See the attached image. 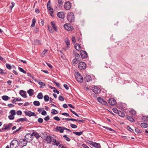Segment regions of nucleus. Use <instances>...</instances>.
<instances>
[{
  "mask_svg": "<svg viewBox=\"0 0 148 148\" xmlns=\"http://www.w3.org/2000/svg\"><path fill=\"white\" fill-rule=\"evenodd\" d=\"M67 18L69 21L70 23L73 22L75 20V16L74 14L72 12H70L67 14Z\"/></svg>",
  "mask_w": 148,
  "mask_h": 148,
  "instance_id": "nucleus-1",
  "label": "nucleus"
},
{
  "mask_svg": "<svg viewBox=\"0 0 148 148\" xmlns=\"http://www.w3.org/2000/svg\"><path fill=\"white\" fill-rule=\"evenodd\" d=\"M75 76L77 81L81 83L83 81V77L79 72L75 73Z\"/></svg>",
  "mask_w": 148,
  "mask_h": 148,
  "instance_id": "nucleus-2",
  "label": "nucleus"
},
{
  "mask_svg": "<svg viewBox=\"0 0 148 148\" xmlns=\"http://www.w3.org/2000/svg\"><path fill=\"white\" fill-rule=\"evenodd\" d=\"M18 145V141L16 140L13 139L10 143V148H16Z\"/></svg>",
  "mask_w": 148,
  "mask_h": 148,
  "instance_id": "nucleus-3",
  "label": "nucleus"
},
{
  "mask_svg": "<svg viewBox=\"0 0 148 148\" xmlns=\"http://www.w3.org/2000/svg\"><path fill=\"white\" fill-rule=\"evenodd\" d=\"M33 138L32 135L29 133L27 134L25 136V139L27 142H31L33 140Z\"/></svg>",
  "mask_w": 148,
  "mask_h": 148,
  "instance_id": "nucleus-4",
  "label": "nucleus"
},
{
  "mask_svg": "<svg viewBox=\"0 0 148 148\" xmlns=\"http://www.w3.org/2000/svg\"><path fill=\"white\" fill-rule=\"evenodd\" d=\"M86 65L84 62H81L78 64V67L81 70H84L86 69Z\"/></svg>",
  "mask_w": 148,
  "mask_h": 148,
  "instance_id": "nucleus-5",
  "label": "nucleus"
},
{
  "mask_svg": "<svg viewBox=\"0 0 148 148\" xmlns=\"http://www.w3.org/2000/svg\"><path fill=\"white\" fill-rule=\"evenodd\" d=\"M27 143L26 141L23 139H21L18 141V145H19L20 146L22 147L26 146L27 144Z\"/></svg>",
  "mask_w": 148,
  "mask_h": 148,
  "instance_id": "nucleus-6",
  "label": "nucleus"
},
{
  "mask_svg": "<svg viewBox=\"0 0 148 148\" xmlns=\"http://www.w3.org/2000/svg\"><path fill=\"white\" fill-rule=\"evenodd\" d=\"M71 4L69 1H66L64 4V7L66 10H69L71 8Z\"/></svg>",
  "mask_w": 148,
  "mask_h": 148,
  "instance_id": "nucleus-7",
  "label": "nucleus"
},
{
  "mask_svg": "<svg viewBox=\"0 0 148 148\" xmlns=\"http://www.w3.org/2000/svg\"><path fill=\"white\" fill-rule=\"evenodd\" d=\"M64 29L68 31H71L73 28L72 26H71L70 24H65L64 25Z\"/></svg>",
  "mask_w": 148,
  "mask_h": 148,
  "instance_id": "nucleus-8",
  "label": "nucleus"
},
{
  "mask_svg": "<svg viewBox=\"0 0 148 148\" xmlns=\"http://www.w3.org/2000/svg\"><path fill=\"white\" fill-rule=\"evenodd\" d=\"M97 100L99 103L104 105L106 106L108 104L107 101L101 97H98L97 98Z\"/></svg>",
  "mask_w": 148,
  "mask_h": 148,
  "instance_id": "nucleus-9",
  "label": "nucleus"
},
{
  "mask_svg": "<svg viewBox=\"0 0 148 148\" xmlns=\"http://www.w3.org/2000/svg\"><path fill=\"white\" fill-rule=\"evenodd\" d=\"M65 127H58L57 126L55 128V131L56 132L59 131L60 133H62L64 132V130H65Z\"/></svg>",
  "mask_w": 148,
  "mask_h": 148,
  "instance_id": "nucleus-10",
  "label": "nucleus"
},
{
  "mask_svg": "<svg viewBox=\"0 0 148 148\" xmlns=\"http://www.w3.org/2000/svg\"><path fill=\"white\" fill-rule=\"evenodd\" d=\"M109 104L111 106H113L116 104V100L114 98H110L108 101Z\"/></svg>",
  "mask_w": 148,
  "mask_h": 148,
  "instance_id": "nucleus-11",
  "label": "nucleus"
},
{
  "mask_svg": "<svg viewBox=\"0 0 148 148\" xmlns=\"http://www.w3.org/2000/svg\"><path fill=\"white\" fill-rule=\"evenodd\" d=\"M80 55L82 59L86 58L87 56L88 55L86 52L84 51L81 50L80 52Z\"/></svg>",
  "mask_w": 148,
  "mask_h": 148,
  "instance_id": "nucleus-12",
  "label": "nucleus"
},
{
  "mask_svg": "<svg viewBox=\"0 0 148 148\" xmlns=\"http://www.w3.org/2000/svg\"><path fill=\"white\" fill-rule=\"evenodd\" d=\"M92 90L96 94H98L101 91L100 89L96 86L92 87Z\"/></svg>",
  "mask_w": 148,
  "mask_h": 148,
  "instance_id": "nucleus-13",
  "label": "nucleus"
},
{
  "mask_svg": "<svg viewBox=\"0 0 148 148\" xmlns=\"http://www.w3.org/2000/svg\"><path fill=\"white\" fill-rule=\"evenodd\" d=\"M53 138V137L48 135L47 136L45 139V140L46 141L47 143H51L52 140H54Z\"/></svg>",
  "mask_w": 148,
  "mask_h": 148,
  "instance_id": "nucleus-14",
  "label": "nucleus"
},
{
  "mask_svg": "<svg viewBox=\"0 0 148 148\" xmlns=\"http://www.w3.org/2000/svg\"><path fill=\"white\" fill-rule=\"evenodd\" d=\"M57 16L60 18L64 19L65 17V14L63 12H60L57 14Z\"/></svg>",
  "mask_w": 148,
  "mask_h": 148,
  "instance_id": "nucleus-15",
  "label": "nucleus"
},
{
  "mask_svg": "<svg viewBox=\"0 0 148 148\" xmlns=\"http://www.w3.org/2000/svg\"><path fill=\"white\" fill-rule=\"evenodd\" d=\"M24 112L26 115L29 116H36V114L34 112H32L31 111H25Z\"/></svg>",
  "mask_w": 148,
  "mask_h": 148,
  "instance_id": "nucleus-16",
  "label": "nucleus"
},
{
  "mask_svg": "<svg viewBox=\"0 0 148 148\" xmlns=\"http://www.w3.org/2000/svg\"><path fill=\"white\" fill-rule=\"evenodd\" d=\"M19 94L22 97L24 98H25L27 97V96L26 95L27 93L25 91L21 90H20L19 92Z\"/></svg>",
  "mask_w": 148,
  "mask_h": 148,
  "instance_id": "nucleus-17",
  "label": "nucleus"
},
{
  "mask_svg": "<svg viewBox=\"0 0 148 148\" xmlns=\"http://www.w3.org/2000/svg\"><path fill=\"white\" fill-rule=\"evenodd\" d=\"M84 80L85 81L88 82L92 80V78L90 75H86L84 77Z\"/></svg>",
  "mask_w": 148,
  "mask_h": 148,
  "instance_id": "nucleus-18",
  "label": "nucleus"
},
{
  "mask_svg": "<svg viewBox=\"0 0 148 148\" xmlns=\"http://www.w3.org/2000/svg\"><path fill=\"white\" fill-rule=\"evenodd\" d=\"M92 146L96 148H101L100 144L99 143H97L96 142H93V143L92 144Z\"/></svg>",
  "mask_w": 148,
  "mask_h": 148,
  "instance_id": "nucleus-19",
  "label": "nucleus"
},
{
  "mask_svg": "<svg viewBox=\"0 0 148 148\" xmlns=\"http://www.w3.org/2000/svg\"><path fill=\"white\" fill-rule=\"evenodd\" d=\"M12 126V123H9L8 124H4L3 127L5 130H8L10 129Z\"/></svg>",
  "mask_w": 148,
  "mask_h": 148,
  "instance_id": "nucleus-20",
  "label": "nucleus"
},
{
  "mask_svg": "<svg viewBox=\"0 0 148 148\" xmlns=\"http://www.w3.org/2000/svg\"><path fill=\"white\" fill-rule=\"evenodd\" d=\"M52 27L53 28L54 30L56 32L58 30V29L56 26V23L54 21L51 22V23Z\"/></svg>",
  "mask_w": 148,
  "mask_h": 148,
  "instance_id": "nucleus-21",
  "label": "nucleus"
},
{
  "mask_svg": "<svg viewBox=\"0 0 148 148\" xmlns=\"http://www.w3.org/2000/svg\"><path fill=\"white\" fill-rule=\"evenodd\" d=\"M32 134V136H34L37 139H38L40 137V135L36 132H33Z\"/></svg>",
  "mask_w": 148,
  "mask_h": 148,
  "instance_id": "nucleus-22",
  "label": "nucleus"
},
{
  "mask_svg": "<svg viewBox=\"0 0 148 148\" xmlns=\"http://www.w3.org/2000/svg\"><path fill=\"white\" fill-rule=\"evenodd\" d=\"M34 90L32 89H29L27 91V92L30 96H31L34 94Z\"/></svg>",
  "mask_w": 148,
  "mask_h": 148,
  "instance_id": "nucleus-23",
  "label": "nucleus"
},
{
  "mask_svg": "<svg viewBox=\"0 0 148 148\" xmlns=\"http://www.w3.org/2000/svg\"><path fill=\"white\" fill-rule=\"evenodd\" d=\"M80 60V58H75L73 60L72 62L73 64H76Z\"/></svg>",
  "mask_w": 148,
  "mask_h": 148,
  "instance_id": "nucleus-24",
  "label": "nucleus"
},
{
  "mask_svg": "<svg viewBox=\"0 0 148 148\" xmlns=\"http://www.w3.org/2000/svg\"><path fill=\"white\" fill-rule=\"evenodd\" d=\"M21 100L22 99L21 98H14V99H13V100H12L11 102L13 103H15V104H16V103H15V102L18 101H21Z\"/></svg>",
  "mask_w": 148,
  "mask_h": 148,
  "instance_id": "nucleus-25",
  "label": "nucleus"
},
{
  "mask_svg": "<svg viewBox=\"0 0 148 148\" xmlns=\"http://www.w3.org/2000/svg\"><path fill=\"white\" fill-rule=\"evenodd\" d=\"M126 118L127 120H129V121H132L133 122H134L135 121L134 119L132 117L130 116L127 115Z\"/></svg>",
  "mask_w": 148,
  "mask_h": 148,
  "instance_id": "nucleus-26",
  "label": "nucleus"
},
{
  "mask_svg": "<svg viewBox=\"0 0 148 148\" xmlns=\"http://www.w3.org/2000/svg\"><path fill=\"white\" fill-rule=\"evenodd\" d=\"M118 114L119 116L122 117H124L125 115V114L124 112L119 110L118 112Z\"/></svg>",
  "mask_w": 148,
  "mask_h": 148,
  "instance_id": "nucleus-27",
  "label": "nucleus"
},
{
  "mask_svg": "<svg viewBox=\"0 0 148 148\" xmlns=\"http://www.w3.org/2000/svg\"><path fill=\"white\" fill-rule=\"evenodd\" d=\"M2 98L3 100L6 101L10 99V98L7 96L4 95L2 96Z\"/></svg>",
  "mask_w": 148,
  "mask_h": 148,
  "instance_id": "nucleus-28",
  "label": "nucleus"
},
{
  "mask_svg": "<svg viewBox=\"0 0 148 148\" xmlns=\"http://www.w3.org/2000/svg\"><path fill=\"white\" fill-rule=\"evenodd\" d=\"M49 97L47 95H45L44 97V99L45 101L46 102L48 101L49 99Z\"/></svg>",
  "mask_w": 148,
  "mask_h": 148,
  "instance_id": "nucleus-29",
  "label": "nucleus"
},
{
  "mask_svg": "<svg viewBox=\"0 0 148 148\" xmlns=\"http://www.w3.org/2000/svg\"><path fill=\"white\" fill-rule=\"evenodd\" d=\"M140 126L142 127L147 128L148 127V124L146 123H142Z\"/></svg>",
  "mask_w": 148,
  "mask_h": 148,
  "instance_id": "nucleus-30",
  "label": "nucleus"
},
{
  "mask_svg": "<svg viewBox=\"0 0 148 148\" xmlns=\"http://www.w3.org/2000/svg\"><path fill=\"white\" fill-rule=\"evenodd\" d=\"M75 48L77 50L79 51V50L80 49V45L77 43H76L75 46Z\"/></svg>",
  "mask_w": 148,
  "mask_h": 148,
  "instance_id": "nucleus-31",
  "label": "nucleus"
},
{
  "mask_svg": "<svg viewBox=\"0 0 148 148\" xmlns=\"http://www.w3.org/2000/svg\"><path fill=\"white\" fill-rule=\"evenodd\" d=\"M53 141L54 142V143H53V145H54L58 146L60 144V142L58 141H57L56 140H53Z\"/></svg>",
  "mask_w": 148,
  "mask_h": 148,
  "instance_id": "nucleus-32",
  "label": "nucleus"
},
{
  "mask_svg": "<svg viewBox=\"0 0 148 148\" xmlns=\"http://www.w3.org/2000/svg\"><path fill=\"white\" fill-rule=\"evenodd\" d=\"M37 97L38 99H42L43 97L42 93V92H40L39 93L37 96Z\"/></svg>",
  "mask_w": 148,
  "mask_h": 148,
  "instance_id": "nucleus-33",
  "label": "nucleus"
},
{
  "mask_svg": "<svg viewBox=\"0 0 148 148\" xmlns=\"http://www.w3.org/2000/svg\"><path fill=\"white\" fill-rule=\"evenodd\" d=\"M33 104L36 106H39L40 105V103L39 101H35L33 102Z\"/></svg>",
  "mask_w": 148,
  "mask_h": 148,
  "instance_id": "nucleus-34",
  "label": "nucleus"
},
{
  "mask_svg": "<svg viewBox=\"0 0 148 148\" xmlns=\"http://www.w3.org/2000/svg\"><path fill=\"white\" fill-rule=\"evenodd\" d=\"M36 23V19L35 18H34L32 20V24L31 25V27H34L35 24Z\"/></svg>",
  "mask_w": 148,
  "mask_h": 148,
  "instance_id": "nucleus-35",
  "label": "nucleus"
},
{
  "mask_svg": "<svg viewBox=\"0 0 148 148\" xmlns=\"http://www.w3.org/2000/svg\"><path fill=\"white\" fill-rule=\"evenodd\" d=\"M58 3L59 5L58 7L59 8L62 7L63 4V2H62V0H57Z\"/></svg>",
  "mask_w": 148,
  "mask_h": 148,
  "instance_id": "nucleus-36",
  "label": "nucleus"
},
{
  "mask_svg": "<svg viewBox=\"0 0 148 148\" xmlns=\"http://www.w3.org/2000/svg\"><path fill=\"white\" fill-rule=\"evenodd\" d=\"M83 131L80 132H73V133L77 136H80L83 134Z\"/></svg>",
  "mask_w": 148,
  "mask_h": 148,
  "instance_id": "nucleus-37",
  "label": "nucleus"
},
{
  "mask_svg": "<svg viewBox=\"0 0 148 148\" xmlns=\"http://www.w3.org/2000/svg\"><path fill=\"white\" fill-rule=\"evenodd\" d=\"M34 43L36 45H41L40 41L38 40H35L34 41Z\"/></svg>",
  "mask_w": 148,
  "mask_h": 148,
  "instance_id": "nucleus-38",
  "label": "nucleus"
},
{
  "mask_svg": "<svg viewBox=\"0 0 148 148\" xmlns=\"http://www.w3.org/2000/svg\"><path fill=\"white\" fill-rule=\"evenodd\" d=\"M18 70L21 72L25 74L26 73V72L25 71L23 68H21L20 67H18Z\"/></svg>",
  "mask_w": 148,
  "mask_h": 148,
  "instance_id": "nucleus-39",
  "label": "nucleus"
},
{
  "mask_svg": "<svg viewBox=\"0 0 148 148\" xmlns=\"http://www.w3.org/2000/svg\"><path fill=\"white\" fill-rule=\"evenodd\" d=\"M129 113H130V114H131L132 115H135L136 113V111L133 110H131L129 111Z\"/></svg>",
  "mask_w": 148,
  "mask_h": 148,
  "instance_id": "nucleus-40",
  "label": "nucleus"
},
{
  "mask_svg": "<svg viewBox=\"0 0 148 148\" xmlns=\"http://www.w3.org/2000/svg\"><path fill=\"white\" fill-rule=\"evenodd\" d=\"M85 142L91 145L92 146V144L93 143V142L92 141H90L88 140H86Z\"/></svg>",
  "mask_w": 148,
  "mask_h": 148,
  "instance_id": "nucleus-41",
  "label": "nucleus"
},
{
  "mask_svg": "<svg viewBox=\"0 0 148 148\" xmlns=\"http://www.w3.org/2000/svg\"><path fill=\"white\" fill-rule=\"evenodd\" d=\"M51 113L52 114H58V111L55 109H52L51 112Z\"/></svg>",
  "mask_w": 148,
  "mask_h": 148,
  "instance_id": "nucleus-42",
  "label": "nucleus"
},
{
  "mask_svg": "<svg viewBox=\"0 0 148 148\" xmlns=\"http://www.w3.org/2000/svg\"><path fill=\"white\" fill-rule=\"evenodd\" d=\"M63 137L65 138V140L69 142L71 140V139L67 136L66 135H64L63 136Z\"/></svg>",
  "mask_w": 148,
  "mask_h": 148,
  "instance_id": "nucleus-43",
  "label": "nucleus"
},
{
  "mask_svg": "<svg viewBox=\"0 0 148 148\" xmlns=\"http://www.w3.org/2000/svg\"><path fill=\"white\" fill-rule=\"evenodd\" d=\"M74 53L75 57V58H80L79 55L76 52H73Z\"/></svg>",
  "mask_w": 148,
  "mask_h": 148,
  "instance_id": "nucleus-44",
  "label": "nucleus"
},
{
  "mask_svg": "<svg viewBox=\"0 0 148 148\" xmlns=\"http://www.w3.org/2000/svg\"><path fill=\"white\" fill-rule=\"evenodd\" d=\"M135 131L136 132L137 134L141 133H142L141 130H140L139 129L137 128H135Z\"/></svg>",
  "mask_w": 148,
  "mask_h": 148,
  "instance_id": "nucleus-45",
  "label": "nucleus"
},
{
  "mask_svg": "<svg viewBox=\"0 0 148 148\" xmlns=\"http://www.w3.org/2000/svg\"><path fill=\"white\" fill-rule=\"evenodd\" d=\"M112 110L114 113L117 114H118L119 111V110H118L116 108H113Z\"/></svg>",
  "mask_w": 148,
  "mask_h": 148,
  "instance_id": "nucleus-46",
  "label": "nucleus"
},
{
  "mask_svg": "<svg viewBox=\"0 0 148 148\" xmlns=\"http://www.w3.org/2000/svg\"><path fill=\"white\" fill-rule=\"evenodd\" d=\"M37 82L38 84L40 85L45 86V85L44 83H43L42 82H41L40 80H38L37 81Z\"/></svg>",
  "mask_w": 148,
  "mask_h": 148,
  "instance_id": "nucleus-47",
  "label": "nucleus"
},
{
  "mask_svg": "<svg viewBox=\"0 0 148 148\" xmlns=\"http://www.w3.org/2000/svg\"><path fill=\"white\" fill-rule=\"evenodd\" d=\"M6 66L7 68L9 70H10L12 69V66L9 64H6Z\"/></svg>",
  "mask_w": 148,
  "mask_h": 148,
  "instance_id": "nucleus-48",
  "label": "nucleus"
},
{
  "mask_svg": "<svg viewBox=\"0 0 148 148\" xmlns=\"http://www.w3.org/2000/svg\"><path fill=\"white\" fill-rule=\"evenodd\" d=\"M10 113L11 115H14L16 114V112L14 110H10Z\"/></svg>",
  "mask_w": 148,
  "mask_h": 148,
  "instance_id": "nucleus-49",
  "label": "nucleus"
},
{
  "mask_svg": "<svg viewBox=\"0 0 148 148\" xmlns=\"http://www.w3.org/2000/svg\"><path fill=\"white\" fill-rule=\"evenodd\" d=\"M49 12L50 13V14L51 16L52 17H54L53 9V10H51L49 11Z\"/></svg>",
  "mask_w": 148,
  "mask_h": 148,
  "instance_id": "nucleus-50",
  "label": "nucleus"
},
{
  "mask_svg": "<svg viewBox=\"0 0 148 148\" xmlns=\"http://www.w3.org/2000/svg\"><path fill=\"white\" fill-rule=\"evenodd\" d=\"M58 148H66V146H65L63 144H60L58 147Z\"/></svg>",
  "mask_w": 148,
  "mask_h": 148,
  "instance_id": "nucleus-51",
  "label": "nucleus"
},
{
  "mask_svg": "<svg viewBox=\"0 0 148 148\" xmlns=\"http://www.w3.org/2000/svg\"><path fill=\"white\" fill-rule=\"evenodd\" d=\"M8 118L10 120H13L14 118V116L12 115H10L8 116Z\"/></svg>",
  "mask_w": 148,
  "mask_h": 148,
  "instance_id": "nucleus-52",
  "label": "nucleus"
},
{
  "mask_svg": "<svg viewBox=\"0 0 148 148\" xmlns=\"http://www.w3.org/2000/svg\"><path fill=\"white\" fill-rule=\"evenodd\" d=\"M48 51V50L44 49V50L42 52V55L43 56H44L46 53Z\"/></svg>",
  "mask_w": 148,
  "mask_h": 148,
  "instance_id": "nucleus-53",
  "label": "nucleus"
},
{
  "mask_svg": "<svg viewBox=\"0 0 148 148\" xmlns=\"http://www.w3.org/2000/svg\"><path fill=\"white\" fill-rule=\"evenodd\" d=\"M47 7L48 10L49 11L51 10H53V8L51 7V5H47Z\"/></svg>",
  "mask_w": 148,
  "mask_h": 148,
  "instance_id": "nucleus-54",
  "label": "nucleus"
},
{
  "mask_svg": "<svg viewBox=\"0 0 148 148\" xmlns=\"http://www.w3.org/2000/svg\"><path fill=\"white\" fill-rule=\"evenodd\" d=\"M58 99L60 101H63L64 100V99L63 97L60 95L58 97Z\"/></svg>",
  "mask_w": 148,
  "mask_h": 148,
  "instance_id": "nucleus-55",
  "label": "nucleus"
},
{
  "mask_svg": "<svg viewBox=\"0 0 148 148\" xmlns=\"http://www.w3.org/2000/svg\"><path fill=\"white\" fill-rule=\"evenodd\" d=\"M103 127L104 128H105L106 129H107L108 130H109L110 131H112L113 130L111 128L108 127H106V126H103Z\"/></svg>",
  "mask_w": 148,
  "mask_h": 148,
  "instance_id": "nucleus-56",
  "label": "nucleus"
},
{
  "mask_svg": "<svg viewBox=\"0 0 148 148\" xmlns=\"http://www.w3.org/2000/svg\"><path fill=\"white\" fill-rule=\"evenodd\" d=\"M16 114L18 115H21L22 114V112L20 110H18L16 112Z\"/></svg>",
  "mask_w": 148,
  "mask_h": 148,
  "instance_id": "nucleus-57",
  "label": "nucleus"
},
{
  "mask_svg": "<svg viewBox=\"0 0 148 148\" xmlns=\"http://www.w3.org/2000/svg\"><path fill=\"white\" fill-rule=\"evenodd\" d=\"M66 45L67 46L69 47V46L70 45V41L69 40H66Z\"/></svg>",
  "mask_w": 148,
  "mask_h": 148,
  "instance_id": "nucleus-58",
  "label": "nucleus"
},
{
  "mask_svg": "<svg viewBox=\"0 0 148 148\" xmlns=\"http://www.w3.org/2000/svg\"><path fill=\"white\" fill-rule=\"evenodd\" d=\"M38 121L40 123H42L43 122V119L41 118H40L38 119Z\"/></svg>",
  "mask_w": 148,
  "mask_h": 148,
  "instance_id": "nucleus-59",
  "label": "nucleus"
},
{
  "mask_svg": "<svg viewBox=\"0 0 148 148\" xmlns=\"http://www.w3.org/2000/svg\"><path fill=\"white\" fill-rule=\"evenodd\" d=\"M48 28L49 31L51 33H53L54 32V31L51 27L48 26Z\"/></svg>",
  "mask_w": 148,
  "mask_h": 148,
  "instance_id": "nucleus-60",
  "label": "nucleus"
},
{
  "mask_svg": "<svg viewBox=\"0 0 148 148\" xmlns=\"http://www.w3.org/2000/svg\"><path fill=\"white\" fill-rule=\"evenodd\" d=\"M53 82L59 88L60 86V83L57 82L55 81H54Z\"/></svg>",
  "mask_w": 148,
  "mask_h": 148,
  "instance_id": "nucleus-61",
  "label": "nucleus"
},
{
  "mask_svg": "<svg viewBox=\"0 0 148 148\" xmlns=\"http://www.w3.org/2000/svg\"><path fill=\"white\" fill-rule=\"evenodd\" d=\"M70 126L73 128L75 129L77 127L76 125L73 124H71Z\"/></svg>",
  "mask_w": 148,
  "mask_h": 148,
  "instance_id": "nucleus-62",
  "label": "nucleus"
},
{
  "mask_svg": "<svg viewBox=\"0 0 148 148\" xmlns=\"http://www.w3.org/2000/svg\"><path fill=\"white\" fill-rule=\"evenodd\" d=\"M50 119L49 116L47 115L44 118V120L45 121H47L49 120Z\"/></svg>",
  "mask_w": 148,
  "mask_h": 148,
  "instance_id": "nucleus-63",
  "label": "nucleus"
},
{
  "mask_svg": "<svg viewBox=\"0 0 148 148\" xmlns=\"http://www.w3.org/2000/svg\"><path fill=\"white\" fill-rule=\"evenodd\" d=\"M72 40L73 43H75L76 42V40L75 36H72Z\"/></svg>",
  "mask_w": 148,
  "mask_h": 148,
  "instance_id": "nucleus-64",
  "label": "nucleus"
}]
</instances>
